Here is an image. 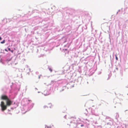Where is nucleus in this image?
I'll use <instances>...</instances> for the list:
<instances>
[{"label": "nucleus", "instance_id": "ddd939ff", "mask_svg": "<svg viewBox=\"0 0 128 128\" xmlns=\"http://www.w3.org/2000/svg\"><path fill=\"white\" fill-rule=\"evenodd\" d=\"M40 78V76H39V78Z\"/></svg>", "mask_w": 128, "mask_h": 128}, {"label": "nucleus", "instance_id": "39448f33", "mask_svg": "<svg viewBox=\"0 0 128 128\" xmlns=\"http://www.w3.org/2000/svg\"><path fill=\"white\" fill-rule=\"evenodd\" d=\"M115 57L116 60H118V58L117 57L116 55H115Z\"/></svg>", "mask_w": 128, "mask_h": 128}, {"label": "nucleus", "instance_id": "f257e3e1", "mask_svg": "<svg viewBox=\"0 0 128 128\" xmlns=\"http://www.w3.org/2000/svg\"><path fill=\"white\" fill-rule=\"evenodd\" d=\"M1 98L2 100H6V105H5L3 101L1 102L0 106L2 108V111H4L7 109V106H9L12 104V102L6 95L2 96Z\"/></svg>", "mask_w": 128, "mask_h": 128}, {"label": "nucleus", "instance_id": "f8f14e48", "mask_svg": "<svg viewBox=\"0 0 128 128\" xmlns=\"http://www.w3.org/2000/svg\"><path fill=\"white\" fill-rule=\"evenodd\" d=\"M28 101H31V100H28Z\"/></svg>", "mask_w": 128, "mask_h": 128}, {"label": "nucleus", "instance_id": "423d86ee", "mask_svg": "<svg viewBox=\"0 0 128 128\" xmlns=\"http://www.w3.org/2000/svg\"><path fill=\"white\" fill-rule=\"evenodd\" d=\"M8 50L9 51H10V48H8Z\"/></svg>", "mask_w": 128, "mask_h": 128}, {"label": "nucleus", "instance_id": "9b49d317", "mask_svg": "<svg viewBox=\"0 0 128 128\" xmlns=\"http://www.w3.org/2000/svg\"><path fill=\"white\" fill-rule=\"evenodd\" d=\"M84 126V125H81V126Z\"/></svg>", "mask_w": 128, "mask_h": 128}, {"label": "nucleus", "instance_id": "1a4fd4ad", "mask_svg": "<svg viewBox=\"0 0 128 128\" xmlns=\"http://www.w3.org/2000/svg\"><path fill=\"white\" fill-rule=\"evenodd\" d=\"M2 39V38L1 37H0V40H1Z\"/></svg>", "mask_w": 128, "mask_h": 128}, {"label": "nucleus", "instance_id": "20e7f679", "mask_svg": "<svg viewBox=\"0 0 128 128\" xmlns=\"http://www.w3.org/2000/svg\"><path fill=\"white\" fill-rule=\"evenodd\" d=\"M5 40H4L2 41L1 42H0V43L1 44H4L5 43Z\"/></svg>", "mask_w": 128, "mask_h": 128}, {"label": "nucleus", "instance_id": "9d476101", "mask_svg": "<svg viewBox=\"0 0 128 128\" xmlns=\"http://www.w3.org/2000/svg\"><path fill=\"white\" fill-rule=\"evenodd\" d=\"M5 50L6 51H7V52H8V51L6 49Z\"/></svg>", "mask_w": 128, "mask_h": 128}, {"label": "nucleus", "instance_id": "7ed1b4c3", "mask_svg": "<svg viewBox=\"0 0 128 128\" xmlns=\"http://www.w3.org/2000/svg\"><path fill=\"white\" fill-rule=\"evenodd\" d=\"M48 105L49 107L50 108L51 107V106H52V104H48Z\"/></svg>", "mask_w": 128, "mask_h": 128}, {"label": "nucleus", "instance_id": "6e6552de", "mask_svg": "<svg viewBox=\"0 0 128 128\" xmlns=\"http://www.w3.org/2000/svg\"><path fill=\"white\" fill-rule=\"evenodd\" d=\"M10 51H11L12 52H13V50H10Z\"/></svg>", "mask_w": 128, "mask_h": 128}, {"label": "nucleus", "instance_id": "4468645a", "mask_svg": "<svg viewBox=\"0 0 128 128\" xmlns=\"http://www.w3.org/2000/svg\"><path fill=\"white\" fill-rule=\"evenodd\" d=\"M74 119L76 120V118H74Z\"/></svg>", "mask_w": 128, "mask_h": 128}, {"label": "nucleus", "instance_id": "0eeeda50", "mask_svg": "<svg viewBox=\"0 0 128 128\" xmlns=\"http://www.w3.org/2000/svg\"><path fill=\"white\" fill-rule=\"evenodd\" d=\"M49 70L51 72H52V70L51 69H49Z\"/></svg>", "mask_w": 128, "mask_h": 128}, {"label": "nucleus", "instance_id": "f03ea898", "mask_svg": "<svg viewBox=\"0 0 128 128\" xmlns=\"http://www.w3.org/2000/svg\"><path fill=\"white\" fill-rule=\"evenodd\" d=\"M47 91H45L44 92V94L45 96H47V95H49L50 94L49 93H48V94H46L45 93V92Z\"/></svg>", "mask_w": 128, "mask_h": 128}]
</instances>
